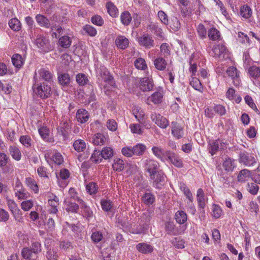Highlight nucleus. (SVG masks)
<instances>
[{"mask_svg": "<svg viewBox=\"0 0 260 260\" xmlns=\"http://www.w3.org/2000/svg\"><path fill=\"white\" fill-rule=\"evenodd\" d=\"M46 257L47 260H58V255L56 250L48 248Z\"/></svg>", "mask_w": 260, "mask_h": 260, "instance_id": "obj_55", "label": "nucleus"}, {"mask_svg": "<svg viewBox=\"0 0 260 260\" xmlns=\"http://www.w3.org/2000/svg\"><path fill=\"white\" fill-rule=\"evenodd\" d=\"M103 238V235L102 233L100 231H94L93 232L91 236V239L92 241L94 243H98Z\"/></svg>", "mask_w": 260, "mask_h": 260, "instance_id": "obj_61", "label": "nucleus"}, {"mask_svg": "<svg viewBox=\"0 0 260 260\" xmlns=\"http://www.w3.org/2000/svg\"><path fill=\"white\" fill-rule=\"evenodd\" d=\"M251 177V172L248 169H244L239 172L237 176V180L240 183H244Z\"/></svg>", "mask_w": 260, "mask_h": 260, "instance_id": "obj_25", "label": "nucleus"}, {"mask_svg": "<svg viewBox=\"0 0 260 260\" xmlns=\"http://www.w3.org/2000/svg\"><path fill=\"white\" fill-rule=\"evenodd\" d=\"M97 83L106 94L110 95V92L115 87V83L113 77L104 66H100L96 70Z\"/></svg>", "mask_w": 260, "mask_h": 260, "instance_id": "obj_1", "label": "nucleus"}, {"mask_svg": "<svg viewBox=\"0 0 260 260\" xmlns=\"http://www.w3.org/2000/svg\"><path fill=\"white\" fill-rule=\"evenodd\" d=\"M159 163L156 160L147 159L144 161L145 170L149 174V176L159 171Z\"/></svg>", "mask_w": 260, "mask_h": 260, "instance_id": "obj_10", "label": "nucleus"}, {"mask_svg": "<svg viewBox=\"0 0 260 260\" xmlns=\"http://www.w3.org/2000/svg\"><path fill=\"white\" fill-rule=\"evenodd\" d=\"M197 200L199 208L204 210L205 207V194L202 188H199L197 192ZM204 211H203L204 212Z\"/></svg>", "mask_w": 260, "mask_h": 260, "instance_id": "obj_32", "label": "nucleus"}, {"mask_svg": "<svg viewBox=\"0 0 260 260\" xmlns=\"http://www.w3.org/2000/svg\"><path fill=\"white\" fill-rule=\"evenodd\" d=\"M228 145V143L226 140L218 138L209 141L208 144V150L212 155H214L216 154L218 151L225 149Z\"/></svg>", "mask_w": 260, "mask_h": 260, "instance_id": "obj_4", "label": "nucleus"}, {"mask_svg": "<svg viewBox=\"0 0 260 260\" xmlns=\"http://www.w3.org/2000/svg\"><path fill=\"white\" fill-rule=\"evenodd\" d=\"M190 84L194 89L200 92L202 91L203 87L199 79L195 77L192 78L190 81Z\"/></svg>", "mask_w": 260, "mask_h": 260, "instance_id": "obj_58", "label": "nucleus"}, {"mask_svg": "<svg viewBox=\"0 0 260 260\" xmlns=\"http://www.w3.org/2000/svg\"><path fill=\"white\" fill-rule=\"evenodd\" d=\"M140 45L146 49H150L154 45V40L152 37L148 35L145 34L140 37L138 39Z\"/></svg>", "mask_w": 260, "mask_h": 260, "instance_id": "obj_16", "label": "nucleus"}, {"mask_svg": "<svg viewBox=\"0 0 260 260\" xmlns=\"http://www.w3.org/2000/svg\"><path fill=\"white\" fill-rule=\"evenodd\" d=\"M112 168L116 171H121L124 168V164L123 160L120 158L114 159V163L112 165Z\"/></svg>", "mask_w": 260, "mask_h": 260, "instance_id": "obj_57", "label": "nucleus"}, {"mask_svg": "<svg viewBox=\"0 0 260 260\" xmlns=\"http://www.w3.org/2000/svg\"><path fill=\"white\" fill-rule=\"evenodd\" d=\"M226 72L233 80V84L235 86H239L241 84L240 72L236 68L233 66L230 67L226 70Z\"/></svg>", "mask_w": 260, "mask_h": 260, "instance_id": "obj_12", "label": "nucleus"}, {"mask_svg": "<svg viewBox=\"0 0 260 260\" xmlns=\"http://www.w3.org/2000/svg\"><path fill=\"white\" fill-rule=\"evenodd\" d=\"M248 74L253 83L260 86V68L253 66L248 70Z\"/></svg>", "mask_w": 260, "mask_h": 260, "instance_id": "obj_11", "label": "nucleus"}, {"mask_svg": "<svg viewBox=\"0 0 260 260\" xmlns=\"http://www.w3.org/2000/svg\"><path fill=\"white\" fill-rule=\"evenodd\" d=\"M46 160L49 162L52 161L55 164L60 165L63 162V157L61 154L56 150L47 151L45 154Z\"/></svg>", "mask_w": 260, "mask_h": 260, "instance_id": "obj_9", "label": "nucleus"}, {"mask_svg": "<svg viewBox=\"0 0 260 260\" xmlns=\"http://www.w3.org/2000/svg\"><path fill=\"white\" fill-rule=\"evenodd\" d=\"M34 94L41 99L48 98L51 94V87L48 83L34 82L32 86Z\"/></svg>", "mask_w": 260, "mask_h": 260, "instance_id": "obj_3", "label": "nucleus"}, {"mask_svg": "<svg viewBox=\"0 0 260 260\" xmlns=\"http://www.w3.org/2000/svg\"><path fill=\"white\" fill-rule=\"evenodd\" d=\"M14 193L15 197L19 200L26 199L29 197V193L24 188L20 189V190L16 189L14 191Z\"/></svg>", "mask_w": 260, "mask_h": 260, "instance_id": "obj_43", "label": "nucleus"}, {"mask_svg": "<svg viewBox=\"0 0 260 260\" xmlns=\"http://www.w3.org/2000/svg\"><path fill=\"white\" fill-rule=\"evenodd\" d=\"M37 47L42 52H47L52 50L49 39L43 36H38L35 41Z\"/></svg>", "mask_w": 260, "mask_h": 260, "instance_id": "obj_7", "label": "nucleus"}, {"mask_svg": "<svg viewBox=\"0 0 260 260\" xmlns=\"http://www.w3.org/2000/svg\"><path fill=\"white\" fill-rule=\"evenodd\" d=\"M63 125H60L58 129V133L61 135L63 139H66L68 137V131L69 129V125L68 123H63Z\"/></svg>", "mask_w": 260, "mask_h": 260, "instance_id": "obj_56", "label": "nucleus"}, {"mask_svg": "<svg viewBox=\"0 0 260 260\" xmlns=\"http://www.w3.org/2000/svg\"><path fill=\"white\" fill-rule=\"evenodd\" d=\"M90 115L87 111L84 109L78 110L76 114V118L78 122L83 124L87 122L89 119Z\"/></svg>", "mask_w": 260, "mask_h": 260, "instance_id": "obj_19", "label": "nucleus"}, {"mask_svg": "<svg viewBox=\"0 0 260 260\" xmlns=\"http://www.w3.org/2000/svg\"><path fill=\"white\" fill-rule=\"evenodd\" d=\"M108 140V137L101 133L95 134L92 138L91 142L95 145H103Z\"/></svg>", "mask_w": 260, "mask_h": 260, "instance_id": "obj_23", "label": "nucleus"}, {"mask_svg": "<svg viewBox=\"0 0 260 260\" xmlns=\"http://www.w3.org/2000/svg\"><path fill=\"white\" fill-rule=\"evenodd\" d=\"M146 150V146L142 144H138L131 149V153L136 155H141Z\"/></svg>", "mask_w": 260, "mask_h": 260, "instance_id": "obj_48", "label": "nucleus"}, {"mask_svg": "<svg viewBox=\"0 0 260 260\" xmlns=\"http://www.w3.org/2000/svg\"><path fill=\"white\" fill-rule=\"evenodd\" d=\"M155 68L159 71H164L167 66V61L164 58L158 57L154 60Z\"/></svg>", "mask_w": 260, "mask_h": 260, "instance_id": "obj_35", "label": "nucleus"}, {"mask_svg": "<svg viewBox=\"0 0 260 260\" xmlns=\"http://www.w3.org/2000/svg\"><path fill=\"white\" fill-rule=\"evenodd\" d=\"M132 82L134 84L133 92L138 96L141 94V91L148 92L152 91L154 87L152 79L149 77L143 78H133Z\"/></svg>", "mask_w": 260, "mask_h": 260, "instance_id": "obj_2", "label": "nucleus"}, {"mask_svg": "<svg viewBox=\"0 0 260 260\" xmlns=\"http://www.w3.org/2000/svg\"><path fill=\"white\" fill-rule=\"evenodd\" d=\"M222 165L225 171L232 172L235 167V160L230 158H226Z\"/></svg>", "mask_w": 260, "mask_h": 260, "instance_id": "obj_47", "label": "nucleus"}, {"mask_svg": "<svg viewBox=\"0 0 260 260\" xmlns=\"http://www.w3.org/2000/svg\"><path fill=\"white\" fill-rule=\"evenodd\" d=\"M21 255L24 260H37L38 254L29 247H24L21 250Z\"/></svg>", "mask_w": 260, "mask_h": 260, "instance_id": "obj_21", "label": "nucleus"}, {"mask_svg": "<svg viewBox=\"0 0 260 260\" xmlns=\"http://www.w3.org/2000/svg\"><path fill=\"white\" fill-rule=\"evenodd\" d=\"M64 208L67 212L77 213L79 210L80 205L70 201L69 198H66L64 201Z\"/></svg>", "mask_w": 260, "mask_h": 260, "instance_id": "obj_20", "label": "nucleus"}, {"mask_svg": "<svg viewBox=\"0 0 260 260\" xmlns=\"http://www.w3.org/2000/svg\"><path fill=\"white\" fill-rule=\"evenodd\" d=\"M69 197H67L66 198H69L70 201L74 200L75 201H77L78 204L79 202H81L83 200L79 198L78 195L76 191L75 188H70L69 190Z\"/></svg>", "mask_w": 260, "mask_h": 260, "instance_id": "obj_53", "label": "nucleus"}, {"mask_svg": "<svg viewBox=\"0 0 260 260\" xmlns=\"http://www.w3.org/2000/svg\"><path fill=\"white\" fill-rule=\"evenodd\" d=\"M152 151L153 154L159 159L165 161L167 158L166 156L167 151H165L161 147L158 146L152 147Z\"/></svg>", "mask_w": 260, "mask_h": 260, "instance_id": "obj_24", "label": "nucleus"}, {"mask_svg": "<svg viewBox=\"0 0 260 260\" xmlns=\"http://www.w3.org/2000/svg\"><path fill=\"white\" fill-rule=\"evenodd\" d=\"M102 159L101 151L99 150H95L90 157V159L96 164L101 162Z\"/></svg>", "mask_w": 260, "mask_h": 260, "instance_id": "obj_64", "label": "nucleus"}, {"mask_svg": "<svg viewBox=\"0 0 260 260\" xmlns=\"http://www.w3.org/2000/svg\"><path fill=\"white\" fill-rule=\"evenodd\" d=\"M58 42L61 47L68 48L71 45L72 40L69 36H63L59 38Z\"/></svg>", "mask_w": 260, "mask_h": 260, "instance_id": "obj_45", "label": "nucleus"}, {"mask_svg": "<svg viewBox=\"0 0 260 260\" xmlns=\"http://www.w3.org/2000/svg\"><path fill=\"white\" fill-rule=\"evenodd\" d=\"M134 65L135 68L139 70L144 71L147 75H149L148 70V67L145 60L141 57L137 58L134 61Z\"/></svg>", "mask_w": 260, "mask_h": 260, "instance_id": "obj_26", "label": "nucleus"}, {"mask_svg": "<svg viewBox=\"0 0 260 260\" xmlns=\"http://www.w3.org/2000/svg\"><path fill=\"white\" fill-rule=\"evenodd\" d=\"M165 230L169 235H176L178 234L173 221H168L165 223Z\"/></svg>", "mask_w": 260, "mask_h": 260, "instance_id": "obj_51", "label": "nucleus"}, {"mask_svg": "<svg viewBox=\"0 0 260 260\" xmlns=\"http://www.w3.org/2000/svg\"><path fill=\"white\" fill-rule=\"evenodd\" d=\"M226 97L231 101H233L236 103H239L241 100V97L236 94L235 90L233 88H230L226 93Z\"/></svg>", "mask_w": 260, "mask_h": 260, "instance_id": "obj_33", "label": "nucleus"}, {"mask_svg": "<svg viewBox=\"0 0 260 260\" xmlns=\"http://www.w3.org/2000/svg\"><path fill=\"white\" fill-rule=\"evenodd\" d=\"M108 13L112 17H116L118 14V9L116 6L111 2L106 4Z\"/></svg>", "mask_w": 260, "mask_h": 260, "instance_id": "obj_44", "label": "nucleus"}, {"mask_svg": "<svg viewBox=\"0 0 260 260\" xmlns=\"http://www.w3.org/2000/svg\"><path fill=\"white\" fill-rule=\"evenodd\" d=\"M13 64L17 68H20L24 63V60L21 55L15 54L12 57Z\"/></svg>", "mask_w": 260, "mask_h": 260, "instance_id": "obj_39", "label": "nucleus"}, {"mask_svg": "<svg viewBox=\"0 0 260 260\" xmlns=\"http://www.w3.org/2000/svg\"><path fill=\"white\" fill-rule=\"evenodd\" d=\"M171 133L177 139L183 138L184 134L183 127L175 121L171 123Z\"/></svg>", "mask_w": 260, "mask_h": 260, "instance_id": "obj_17", "label": "nucleus"}, {"mask_svg": "<svg viewBox=\"0 0 260 260\" xmlns=\"http://www.w3.org/2000/svg\"><path fill=\"white\" fill-rule=\"evenodd\" d=\"M81 214L88 220L93 217V212L90 207L83 200L79 202Z\"/></svg>", "mask_w": 260, "mask_h": 260, "instance_id": "obj_15", "label": "nucleus"}, {"mask_svg": "<svg viewBox=\"0 0 260 260\" xmlns=\"http://www.w3.org/2000/svg\"><path fill=\"white\" fill-rule=\"evenodd\" d=\"M76 80L80 86H84L89 82L88 77L85 74L82 73H79L76 75Z\"/></svg>", "mask_w": 260, "mask_h": 260, "instance_id": "obj_49", "label": "nucleus"}, {"mask_svg": "<svg viewBox=\"0 0 260 260\" xmlns=\"http://www.w3.org/2000/svg\"><path fill=\"white\" fill-rule=\"evenodd\" d=\"M50 27L52 31H53L52 33V36L53 37H54L57 39L62 34L63 29L60 25L57 24H53L52 25H51Z\"/></svg>", "mask_w": 260, "mask_h": 260, "instance_id": "obj_54", "label": "nucleus"}, {"mask_svg": "<svg viewBox=\"0 0 260 260\" xmlns=\"http://www.w3.org/2000/svg\"><path fill=\"white\" fill-rule=\"evenodd\" d=\"M136 248L139 251L143 253L151 252L153 250L151 246L145 243H139L136 245Z\"/></svg>", "mask_w": 260, "mask_h": 260, "instance_id": "obj_46", "label": "nucleus"}, {"mask_svg": "<svg viewBox=\"0 0 260 260\" xmlns=\"http://www.w3.org/2000/svg\"><path fill=\"white\" fill-rule=\"evenodd\" d=\"M37 23L41 27L46 28H50L51 26L50 20L44 15L37 14L35 17Z\"/></svg>", "mask_w": 260, "mask_h": 260, "instance_id": "obj_28", "label": "nucleus"}, {"mask_svg": "<svg viewBox=\"0 0 260 260\" xmlns=\"http://www.w3.org/2000/svg\"><path fill=\"white\" fill-rule=\"evenodd\" d=\"M25 184L32 192L36 194L39 193V187L34 179L31 177L26 178L25 180Z\"/></svg>", "mask_w": 260, "mask_h": 260, "instance_id": "obj_27", "label": "nucleus"}, {"mask_svg": "<svg viewBox=\"0 0 260 260\" xmlns=\"http://www.w3.org/2000/svg\"><path fill=\"white\" fill-rule=\"evenodd\" d=\"M208 36L212 41L218 40L220 36L219 31L214 27H212L208 30Z\"/></svg>", "mask_w": 260, "mask_h": 260, "instance_id": "obj_52", "label": "nucleus"}, {"mask_svg": "<svg viewBox=\"0 0 260 260\" xmlns=\"http://www.w3.org/2000/svg\"><path fill=\"white\" fill-rule=\"evenodd\" d=\"M52 74L48 70L42 68L36 72L34 76V82H41V79L48 83L52 81Z\"/></svg>", "mask_w": 260, "mask_h": 260, "instance_id": "obj_6", "label": "nucleus"}, {"mask_svg": "<svg viewBox=\"0 0 260 260\" xmlns=\"http://www.w3.org/2000/svg\"><path fill=\"white\" fill-rule=\"evenodd\" d=\"M39 133L42 139L48 142L52 141V138L50 137V129L46 126L43 125L38 129Z\"/></svg>", "mask_w": 260, "mask_h": 260, "instance_id": "obj_30", "label": "nucleus"}, {"mask_svg": "<svg viewBox=\"0 0 260 260\" xmlns=\"http://www.w3.org/2000/svg\"><path fill=\"white\" fill-rule=\"evenodd\" d=\"M133 115L137 121L142 123L145 116L144 111L140 106L134 105L132 110Z\"/></svg>", "mask_w": 260, "mask_h": 260, "instance_id": "obj_22", "label": "nucleus"}, {"mask_svg": "<svg viewBox=\"0 0 260 260\" xmlns=\"http://www.w3.org/2000/svg\"><path fill=\"white\" fill-rule=\"evenodd\" d=\"M162 94L160 91L153 93L148 98V101L153 102L155 104H159L162 102Z\"/></svg>", "mask_w": 260, "mask_h": 260, "instance_id": "obj_40", "label": "nucleus"}, {"mask_svg": "<svg viewBox=\"0 0 260 260\" xmlns=\"http://www.w3.org/2000/svg\"><path fill=\"white\" fill-rule=\"evenodd\" d=\"M70 176L69 171L65 168L61 169L58 173H56L57 182L60 187L64 188L68 185Z\"/></svg>", "mask_w": 260, "mask_h": 260, "instance_id": "obj_5", "label": "nucleus"}, {"mask_svg": "<svg viewBox=\"0 0 260 260\" xmlns=\"http://www.w3.org/2000/svg\"><path fill=\"white\" fill-rule=\"evenodd\" d=\"M9 27L14 31H18L21 29V23L16 18L10 19L8 23Z\"/></svg>", "mask_w": 260, "mask_h": 260, "instance_id": "obj_38", "label": "nucleus"}, {"mask_svg": "<svg viewBox=\"0 0 260 260\" xmlns=\"http://www.w3.org/2000/svg\"><path fill=\"white\" fill-rule=\"evenodd\" d=\"M115 43L118 48L124 49L128 46L129 41L125 37L119 36L116 38Z\"/></svg>", "mask_w": 260, "mask_h": 260, "instance_id": "obj_36", "label": "nucleus"}, {"mask_svg": "<svg viewBox=\"0 0 260 260\" xmlns=\"http://www.w3.org/2000/svg\"><path fill=\"white\" fill-rule=\"evenodd\" d=\"M58 82L63 86H68L70 83V77L67 73H60L58 76Z\"/></svg>", "mask_w": 260, "mask_h": 260, "instance_id": "obj_41", "label": "nucleus"}, {"mask_svg": "<svg viewBox=\"0 0 260 260\" xmlns=\"http://www.w3.org/2000/svg\"><path fill=\"white\" fill-rule=\"evenodd\" d=\"M166 156L167 157L166 161H169L177 168H182L183 167L182 159L173 151L167 150Z\"/></svg>", "mask_w": 260, "mask_h": 260, "instance_id": "obj_13", "label": "nucleus"}, {"mask_svg": "<svg viewBox=\"0 0 260 260\" xmlns=\"http://www.w3.org/2000/svg\"><path fill=\"white\" fill-rule=\"evenodd\" d=\"M74 149L78 152H83L86 148V144L84 140L78 139L75 141L73 144Z\"/></svg>", "mask_w": 260, "mask_h": 260, "instance_id": "obj_37", "label": "nucleus"}, {"mask_svg": "<svg viewBox=\"0 0 260 260\" xmlns=\"http://www.w3.org/2000/svg\"><path fill=\"white\" fill-rule=\"evenodd\" d=\"M86 189L90 194H94L98 191V186L95 183L90 182L86 185Z\"/></svg>", "mask_w": 260, "mask_h": 260, "instance_id": "obj_63", "label": "nucleus"}, {"mask_svg": "<svg viewBox=\"0 0 260 260\" xmlns=\"http://www.w3.org/2000/svg\"><path fill=\"white\" fill-rule=\"evenodd\" d=\"M239 162L246 166H251L256 163L254 157L247 152H241L239 155Z\"/></svg>", "mask_w": 260, "mask_h": 260, "instance_id": "obj_14", "label": "nucleus"}, {"mask_svg": "<svg viewBox=\"0 0 260 260\" xmlns=\"http://www.w3.org/2000/svg\"><path fill=\"white\" fill-rule=\"evenodd\" d=\"M143 203L147 206L152 205L155 202V198L153 194L147 192L145 193L142 198Z\"/></svg>", "mask_w": 260, "mask_h": 260, "instance_id": "obj_34", "label": "nucleus"}, {"mask_svg": "<svg viewBox=\"0 0 260 260\" xmlns=\"http://www.w3.org/2000/svg\"><path fill=\"white\" fill-rule=\"evenodd\" d=\"M240 14L242 17L247 19L251 17L252 10L248 6L244 5L240 8Z\"/></svg>", "mask_w": 260, "mask_h": 260, "instance_id": "obj_50", "label": "nucleus"}, {"mask_svg": "<svg viewBox=\"0 0 260 260\" xmlns=\"http://www.w3.org/2000/svg\"><path fill=\"white\" fill-rule=\"evenodd\" d=\"M120 21L124 25H128L130 23V13L128 11L122 12L120 15Z\"/></svg>", "mask_w": 260, "mask_h": 260, "instance_id": "obj_62", "label": "nucleus"}, {"mask_svg": "<svg viewBox=\"0 0 260 260\" xmlns=\"http://www.w3.org/2000/svg\"><path fill=\"white\" fill-rule=\"evenodd\" d=\"M9 152L11 157L16 161H19L22 157V154L20 149L14 145L9 146Z\"/></svg>", "mask_w": 260, "mask_h": 260, "instance_id": "obj_31", "label": "nucleus"}, {"mask_svg": "<svg viewBox=\"0 0 260 260\" xmlns=\"http://www.w3.org/2000/svg\"><path fill=\"white\" fill-rule=\"evenodd\" d=\"M101 156L103 158L108 159L112 157L113 154V151L111 147H105L101 151Z\"/></svg>", "mask_w": 260, "mask_h": 260, "instance_id": "obj_59", "label": "nucleus"}, {"mask_svg": "<svg viewBox=\"0 0 260 260\" xmlns=\"http://www.w3.org/2000/svg\"><path fill=\"white\" fill-rule=\"evenodd\" d=\"M20 142L25 147L28 148L31 146L32 140L27 135L21 136L19 138Z\"/></svg>", "mask_w": 260, "mask_h": 260, "instance_id": "obj_60", "label": "nucleus"}, {"mask_svg": "<svg viewBox=\"0 0 260 260\" xmlns=\"http://www.w3.org/2000/svg\"><path fill=\"white\" fill-rule=\"evenodd\" d=\"M166 177L165 174L161 170H159L155 174L150 176V179L153 182V186L158 189H160L164 185Z\"/></svg>", "mask_w": 260, "mask_h": 260, "instance_id": "obj_8", "label": "nucleus"}, {"mask_svg": "<svg viewBox=\"0 0 260 260\" xmlns=\"http://www.w3.org/2000/svg\"><path fill=\"white\" fill-rule=\"evenodd\" d=\"M214 55L218 57H221L223 55L222 57L224 58L226 55H228V50L224 45L219 44L215 46L213 49Z\"/></svg>", "mask_w": 260, "mask_h": 260, "instance_id": "obj_29", "label": "nucleus"}, {"mask_svg": "<svg viewBox=\"0 0 260 260\" xmlns=\"http://www.w3.org/2000/svg\"><path fill=\"white\" fill-rule=\"evenodd\" d=\"M151 118L154 121L155 124L161 128H166L169 125L168 120L159 114H152L151 115Z\"/></svg>", "mask_w": 260, "mask_h": 260, "instance_id": "obj_18", "label": "nucleus"}, {"mask_svg": "<svg viewBox=\"0 0 260 260\" xmlns=\"http://www.w3.org/2000/svg\"><path fill=\"white\" fill-rule=\"evenodd\" d=\"M175 218L177 222L179 224H183L187 221V215L183 211H178L175 215Z\"/></svg>", "mask_w": 260, "mask_h": 260, "instance_id": "obj_42", "label": "nucleus"}]
</instances>
